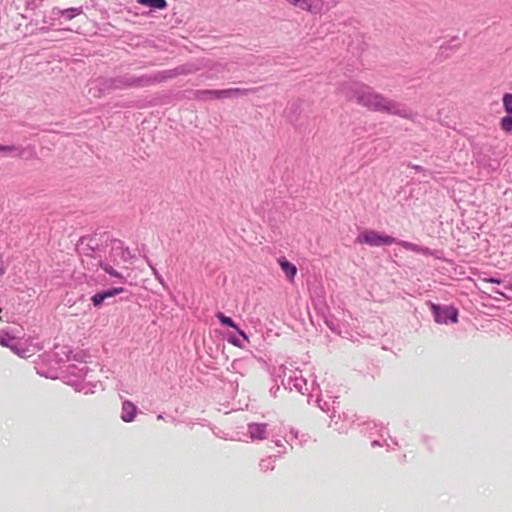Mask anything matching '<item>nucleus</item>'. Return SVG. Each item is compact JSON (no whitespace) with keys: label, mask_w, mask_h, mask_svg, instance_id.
<instances>
[{"label":"nucleus","mask_w":512,"mask_h":512,"mask_svg":"<svg viewBox=\"0 0 512 512\" xmlns=\"http://www.w3.org/2000/svg\"><path fill=\"white\" fill-rule=\"evenodd\" d=\"M192 98L199 101L218 100V90H194Z\"/></svg>","instance_id":"obj_15"},{"label":"nucleus","mask_w":512,"mask_h":512,"mask_svg":"<svg viewBox=\"0 0 512 512\" xmlns=\"http://www.w3.org/2000/svg\"><path fill=\"white\" fill-rule=\"evenodd\" d=\"M0 345L2 346H8V340L5 337L0 336Z\"/></svg>","instance_id":"obj_31"},{"label":"nucleus","mask_w":512,"mask_h":512,"mask_svg":"<svg viewBox=\"0 0 512 512\" xmlns=\"http://www.w3.org/2000/svg\"><path fill=\"white\" fill-rule=\"evenodd\" d=\"M87 250L91 251V256L94 258L99 257L98 266L111 277L117 278L121 283L126 282V278L116 268L120 267L121 264L129 262L133 255L131 254L128 247L124 246V243L119 239H111L110 243L106 246L109 247L108 256L104 259L101 258V249L99 247L97 239L90 238L86 244Z\"/></svg>","instance_id":"obj_2"},{"label":"nucleus","mask_w":512,"mask_h":512,"mask_svg":"<svg viewBox=\"0 0 512 512\" xmlns=\"http://www.w3.org/2000/svg\"><path fill=\"white\" fill-rule=\"evenodd\" d=\"M275 444H276V446H278V447H283V444L281 443V441H280V440H276V441H275Z\"/></svg>","instance_id":"obj_34"},{"label":"nucleus","mask_w":512,"mask_h":512,"mask_svg":"<svg viewBox=\"0 0 512 512\" xmlns=\"http://www.w3.org/2000/svg\"><path fill=\"white\" fill-rule=\"evenodd\" d=\"M278 263L282 269V271L285 273L287 278L289 280H293L296 273H297V267L289 262L285 257H281L278 259Z\"/></svg>","instance_id":"obj_17"},{"label":"nucleus","mask_w":512,"mask_h":512,"mask_svg":"<svg viewBox=\"0 0 512 512\" xmlns=\"http://www.w3.org/2000/svg\"><path fill=\"white\" fill-rule=\"evenodd\" d=\"M282 385L285 389H289L290 391L294 389L303 395L307 392L320 391L319 385L315 380L309 383L308 380L302 376L301 372L297 370H290L287 379L284 378L282 380Z\"/></svg>","instance_id":"obj_3"},{"label":"nucleus","mask_w":512,"mask_h":512,"mask_svg":"<svg viewBox=\"0 0 512 512\" xmlns=\"http://www.w3.org/2000/svg\"><path fill=\"white\" fill-rule=\"evenodd\" d=\"M216 317L217 319L219 320V322L224 325V326H227V327H231V328H234L235 330L238 331L239 335L242 336L244 338V340L248 341V337L247 335L245 334L244 331L240 330L239 327L237 326V324L233 321L232 318L226 316L224 313L222 312H218L216 314Z\"/></svg>","instance_id":"obj_16"},{"label":"nucleus","mask_w":512,"mask_h":512,"mask_svg":"<svg viewBox=\"0 0 512 512\" xmlns=\"http://www.w3.org/2000/svg\"><path fill=\"white\" fill-rule=\"evenodd\" d=\"M229 342L237 347H242V342L240 341V339L238 337H235V336H232L230 337L229 339Z\"/></svg>","instance_id":"obj_28"},{"label":"nucleus","mask_w":512,"mask_h":512,"mask_svg":"<svg viewBox=\"0 0 512 512\" xmlns=\"http://www.w3.org/2000/svg\"><path fill=\"white\" fill-rule=\"evenodd\" d=\"M259 467H260V470L261 471H269V470H273L274 469V460L273 458L270 456V457H267L265 459H262L260 462H259Z\"/></svg>","instance_id":"obj_24"},{"label":"nucleus","mask_w":512,"mask_h":512,"mask_svg":"<svg viewBox=\"0 0 512 512\" xmlns=\"http://www.w3.org/2000/svg\"><path fill=\"white\" fill-rule=\"evenodd\" d=\"M341 92L346 98L355 100L371 111L383 112L411 121H416L418 118V114L405 104L389 99L361 82L346 81L341 85Z\"/></svg>","instance_id":"obj_1"},{"label":"nucleus","mask_w":512,"mask_h":512,"mask_svg":"<svg viewBox=\"0 0 512 512\" xmlns=\"http://www.w3.org/2000/svg\"><path fill=\"white\" fill-rule=\"evenodd\" d=\"M83 12L82 7H71L66 9H61V18L69 21L80 15Z\"/></svg>","instance_id":"obj_22"},{"label":"nucleus","mask_w":512,"mask_h":512,"mask_svg":"<svg viewBox=\"0 0 512 512\" xmlns=\"http://www.w3.org/2000/svg\"><path fill=\"white\" fill-rule=\"evenodd\" d=\"M198 68L192 64H185L174 69L164 70L155 73L156 82L161 83L167 79H172L180 75H188L196 72Z\"/></svg>","instance_id":"obj_6"},{"label":"nucleus","mask_w":512,"mask_h":512,"mask_svg":"<svg viewBox=\"0 0 512 512\" xmlns=\"http://www.w3.org/2000/svg\"><path fill=\"white\" fill-rule=\"evenodd\" d=\"M0 153L10 154L12 156H20L22 153V150L14 145L0 144Z\"/></svg>","instance_id":"obj_23"},{"label":"nucleus","mask_w":512,"mask_h":512,"mask_svg":"<svg viewBox=\"0 0 512 512\" xmlns=\"http://www.w3.org/2000/svg\"><path fill=\"white\" fill-rule=\"evenodd\" d=\"M501 126L502 129L505 131H511L512 130V116L511 114H508V116L504 117L501 120Z\"/></svg>","instance_id":"obj_27"},{"label":"nucleus","mask_w":512,"mask_h":512,"mask_svg":"<svg viewBox=\"0 0 512 512\" xmlns=\"http://www.w3.org/2000/svg\"><path fill=\"white\" fill-rule=\"evenodd\" d=\"M279 390V386L276 387V390H274L273 388H271L270 392L273 393L274 396H276V391Z\"/></svg>","instance_id":"obj_33"},{"label":"nucleus","mask_w":512,"mask_h":512,"mask_svg":"<svg viewBox=\"0 0 512 512\" xmlns=\"http://www.w3.org/2000/svg\"><path fill=\"white\" fill-rule=\"evenodd\" d=\"M259 88H228L218 90V100L225 98H238L256 93Z\"/></svg>","instance_id":"obj_10"},{"label":"nucleus","mask_w":512,"mask_h":512,"mask_svg":"<svg viewBox=\"0 0 512 512\" xmlns=\"http://www.w3.org/2000/svg\"><path fill=\"white\" fill-rule=\"evenodd\" d=\"M135 88L149 87L157 84L155 73L135 76Z\"/></svg>","instance_id":"obj_18"},{"label":"nucleus","mask_w":512,"mask_h":512,"mask_svg":"<svg viewBox=\"0 0 512 512\" xmlns=\"http://www.w3.org/2000/svg\"><path fill=\"white\" fill-rule=\"evenodd\" d=\"M66 372L69 375L76 377L77 380L84 379L89 372V367L85 362L80 361L78 363L68 364L66 367Z\"/></svg>","instance_id":"obj_12"},{"label":"nucleus","mask_w":512,"mask_h":512,"mask_svg":"<svg viewBox=\"0 0 512 512\" xmlns=\"http://www.w3.org/2000/svg\"><path fill=\"white\" fill-rule=\"evenodd\" d=\"M372 446H382V444L378 440H374Z\"/></svg>","instance_id":"obj_32"},{"label":"nucleus","mask_w":512,"mask_h":512,"mask_svg":"<svg viewBox=\"0 0 512 512\" xmlns=\"http://www.w3.org/2000/svg\"><path fill=\"white\" fill-rule=\"evenodd\" d=\"M231 65L228 62H215L207 70L205 77L207 79H218L231 72Z\"/></svg>","instance_id":"obj_9"},{"label":"nucleus","mask_w":512,"mask_h":512,"mask_svg":"<svg viewBox=\"0 0 512 512\" xmlns=\"http://www.w3.org/2000/svg\"><path fill=\"white\" fill-rule=\"evenodd\" d=\"M395 244H398V245L402 246L406 250H410V251L417 252V253L426 254V253L429 252L428 248H424V247H421V246H419L417 244H414V243H411V242H407V241H402V240L398 241L396 239V243Z\"/></svg>","instance_id":"obj_21"},{"label":"nucleus","mask_w":512,"mask_h":512,"mask_svg":"<svg viewBox=\"0 0 512 512\" xmlns=\"http://www.w3.org/2000/svg\"><path fill=\"white\" fill-rule=\"evenodd\" d=\"M503 106L507 114H512V94L505 93L503 96Z\"/></svg>","instance_id":"obj_26"},{"label":"nucleus","mask_w":512,"mask_h":512,"mask_svg":"<svg viewBox=\"0 0 512 512\" xmlns=\"http://www.w3.org/2000/svg\"><path fill=\"white\" fill-rule=\"evenodd\" d=\"M61 19V9L60 8H57V7H54L52 8L47 15H45L43 17V23L44 24H49V25H54V22L55 21H58Z\"/></svg>","instance_id":"obj_19"},{"label":"nucleus","mask_w":512,"mask_h":512,"mask_svg":"<svg viewBox=\"0 0 512 512\" xmlns=\"http://www.w3.org/2000/svg\"><path fill=\"white\" fill-rule=\"evenodd\" d=\"M430 308L434 320L438 324L456 323L458 321V310L451 305H439L432 303Z\"/></svg>","instance_id":"obj_5"},{"label":"nucleus","mask_w":512,"mask_h":512,"mask_svg":"<svg viewBox=\"0 0 512 512\" xmlns=\"http://www.w3.org/2000/svg\"><path fill=\"white\" fill-rule=\"evenodd\" d=\"M291 434H293L294 438H297V436H298V433L294 432L293 430L291 431Z\"/></svg>","instance_id":"obj_36"},{"label":"nucleus","mask_w":512,"mask_h":512,"mask_svg":"<svg viewBox=\"0 0 512 512\" xmlns=\"http://www.w3.org/2000/svg\"><path fill=\"white\" fill-rule=\"evenodd\" d=\"M135 75L125 74L110 78L106 81V87L111 89L135 88Z\"/></svg>","instance_id":"obj_8"},{"label":"nucleus","mask_w":512,"mask_h":512,"mask_svg":"<svg viewBox=\"0 0 512 512\" xmlns=\"http://www.w3.org/2000/svg\"><path fill=\"white\" fill-rule=\"evenodd\" d=\"M485 280L490 282V283H495V284H500L502 282L501 279L494 278V277H491V278L485 279Z\"/></svg>","instance_id":"obj_30"},{"label":"nucleus","mask_w":512,"mask_h":512,"mask_svg":"<svg viewBox=\"0 0 512 512\" xmlns=\"http://www.w3.org/2000/svg\"><path fill=\"white\" fill-rule=\"evenodd\" d=\"M356 242L379 247L396 243V238L389 235H382L375 230H365L358 235Z\"/></svg>","instance_id":"obj_4"},{"label":"nucleus","mask_w":512,"mask_h":512,"mask_svg":"<svg viewBox=\"0 0 512 512\" xmlns=\"http://www.w3.org/2000/svg\"><path fill=\"white\" fill-rule=\"evenodd\" d=\"M137 2L154 10H163L167 7L166 0H137Z\"/></svg>","instance_id":"obj_20"},{"label":"nucleus","mask_w":512,"mask_h":512,"mask_svg":"<svg viewBox=\"0 0 512 512\" xmlns=\"http://www.w3.org/2000/svg\"><path fill=\"white\" fill-rule=\"evenodd\" d=\"M137 412H138V408L136 407V405L133 404L129 400H125L122 403L121 416H120L121 420L126 423H130V422L134 421V419L136 418Z\"/></svg>","instance_id":"obj_13"},{"label":"nucleus","mask_w":512,"mask_h":512,"mask_svg":"<svg viewBox=\"0 0 512 512\" xmlns=\"http://www.w3.org/2000/svg\"><path fill=\"white\" fill-rule=\"evenodd\" d=\"M145 260L147 262V264L149 265V267L151 268L152 270V273L155 277V279L160 283L162 284V286H165V282H164V278L162 277V275L159 273V271L156 269V267L151 263L150 259L148 257L145 256Z\"/></svg>","instance_id":"obj_25"},{"label":"nucleus","mask_w":512,"mask_h":512,"mask_svg":"<svg viewBox=\"0 0 512 512\" xmlns=\"http://www.w3.org/2000/svg\"><path fill=\"white\" fill-rule=\"evenodd\" d=\"M279 370L285 374V368L283 366H280Z\"/></svg>","instance_id":"obj_37"},{"label":"nucleus","mask_w":512,"mask_h":512,"mask_svg":"<svg viewBox=\"0 0 512 512\" xmlns=\"http://www.w3.org/2000/svg\"><path fill=\"white\" fill-rule=\"evenodd\" d=\"M317 402V405L318 407L322 410V411H325V412H329L331 411L332 414L330 415L331 417V426L333 425L335 427V429L339 430V431H344L347 429V427H343V426H337L338 425V422L337 421H334V418L336 417V412H337V408L335 406V401H333V405H332V408L330 407L329 403L327 401H323L321 398H317L316 400Z\"/></svg>","instance_id":"obj_14"},{"label":"nucleus","mask_w":512,"mask_h":512,"mask_svg":"<svg viewBox=\"0 0 512 512\" xmlns=\"http://www.w3.org/2000/svg\"><path fill=\"white\" fill-rule=\"evenodd\" d=\"M157 418H158V419H163V415H162V414H159Z\"/></svg>","instance_id":"obj_38"},{"label":"nucleus","mask_w":512,"mask_h":512,"mask_svg":"<svg viewBox=\"0 0 512 512\" xmlns=\"http://www.w3.org/2000/svg\"><path fill=\"white\" fill-rule=\"evenodd\" d=\"M267 426L265 423H249L247 425V434L251 440H264L267 438Z\"/></svg>","instance_id":"obj_11"},{"label":"nucleus","mask_w":512,"mask_h":512,"mask_svg":"<svg viewBox=\"0 0 512 512\" xmlns=\"http://www.w3.org/2000/svg\"><path fill=\"white\" fill-rule=\"evenodd\" d=\"M413 168H414L416 171H421V170H422V167H421V166H418V165L413 166Z\"/></svg>","instance_id":"obj_35"},{"label":"nucleus","mask_w":512,"mask_h":512,"mask_svg":"<svg viewBox=\"0 0 512 512\" xmlns=\"http://www.w3.org/2000/svg\"><path fill=\"white\" fill-rule=\"evenodd\" d=\"M124 290L125 289L123 287H112L106 290H102L100 292L95 293L91 297V302L93 306L96 308L101 307L104 303L109 305L111 303L110 299L114 298L116 295L121 294L122 292H124Z\"/></svg>","instance_id":"obj_7"},{"label":"nucleus","mask_w":512,"mask_h":512,"mask_svg":"<svg viewBox=\"0 0 512 512\" xmlns=\"http://www.w3.org/2000/svg\"><path fill=\"white\" fill-rule=\"evenodd\" d=\"M509 289L512 290V284L510 285Z\"/></svg>","instance_id":"obj_39"},{"label":"nucleus","mask_w":512,"mask_h":512,"mask_svg":"<svg viewBox=\"0 0 512 512\" xmlns=\"http://www.w3.org/2000/svg\"><path fill=\"white\" fill-rule=\"evenodd\" d=\"M6 271L2 255L0 254V275H4Z\"/></svg>","instance_id":"obj_29"}]
</instances>
